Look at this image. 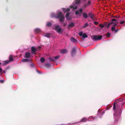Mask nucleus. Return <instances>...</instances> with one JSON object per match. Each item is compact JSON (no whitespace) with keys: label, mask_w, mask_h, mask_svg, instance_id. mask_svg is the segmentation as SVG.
I'll use <instances>...</instances> for the list:
<instances>
[{"label":"nucleus","mask_w":125,"mask_h":125,"mask_svg":"<svg viewBox=\"0 0 125 125\" xmlns=\"http://www.w3.org/2000/svg\"><path fill=\"white\" fill-rule=\"evenodd\" d=\"M60 56L58 55L57 56L53 57V58L54 60V61H56L60 57Z\"/></svg>","instance_id":"22"},{"label":"nucleus","mask_w":125,"mask_h":125,"mask_svg":"<svg viewBox=\"0 0 125 125\" xmlns=\"http://www.w3.org/2000/svg\"><path fill=\"white\" fill-rule=\"evenodd\" d=\"M51 34L49 33H47L44 35V36L48 38H49L50 37Z\"/></svg>","instance_id":"24"},{"label":"nucleus","mask_w":125,"mask_h":125,"mask_svg":"<svg viewBox=\"0 0 125 125\" xmlns=\"http://www.w3.org/2000/svg\"><path fill=\"white\" fill-rule=\"evenodd\" d=\"M81 1L82 0H74L73 2L77 5L81 3Z\"/></svg>","instance_id":"11"},{"label":"nucleus","mask_w":125,"mask_h":125,"mask_svg":"<svg viewBox=\"0 0 125 125\" xmlns=\"http://www.w3.org/2000/svg\"><path fill=\"white\" fill-rule=\"evenodd\" d=\"M83 17L85 18H87L88 17V15L86 12H84L83 13Z\"/></svg>","instance_id":"17"},{"label":"nucleus","mask_w":125,"mask_h":125,"mask_svg":"<svg viewBox=\"0 0 125 125\" xmlns=\"http://www.w3.org/2000/svg\"><path fill=\"white\" fill-rule=\"evenodd\" d=\"M94 23L95 25H97L98 24V23L97 21H95L94 22Z\"/></svg>","instance_id":"39"},{"label":"nucleus","mask_w":125,"mask_h":125,"mask_svg":"<svg viewBox=\"0 0 125 125\" xmlns=\"http://www.w3.org/2000/svg\"><path fill=\"white\" fill-rule=\"evenodd\" d=\"M88 16L92 19H93L94 18V15L91 13H89L88 14Z\"/></svg>","instance_id":"21"},{"label":"nucleus","mask_w":125,"mask_h":125,"mask_svg":"<svg viewBox=\"0 0 125 125\" xmlns=\"http://www.w3.org/2000/svg\"><path fill=\"white\" fill-rule=\"evenodd\" d=\"M3 73H5L6 72V71H3Z\"/></svg>","instance_id":"45"},{"label":"nucleus","mask_w":125,"mask_h":125,"mask_svg":"<svg viewBox=\"0 0 125 125\" xmlns=\"http://www.w3.org/2000/svg\"><path fill=\"white\" fill-rule=\"evenodd\" d=\"M31 49V52L32 53H34L37 50L35 49V48L34 47H32Z\"/></svg>","instance_id":"18"},{"label":"nucleus","mask_w":125,"mask_h":125,"mask_svg":"<svg viewBox=\"0 0 125 125\" xmlns=\"http://www.w3.org/2000/svg\"><path fill=\"white\" fill-rule=\"evenodd\" d=\"M30 56V54L28 52L26 53L25 55V57L26 58H28Z\"/></svg>","instance_id":"19"},{"label":"nucleus","mask_w":125,"mask_h":125,"mask_svg":"<svg viewBox=\"0 0 125 125\" xmlns=\"http://www.w3.org/2000/svg\"><path fill=\"white\" fill-rule=\"evenodd\" d=\"M115 23V21H112H112L108 24L107 27V28L108 29L110 25L112 27L113 26V24Z\"/></svg>","instance_id":"13"},{"label":"nucleus","mask_w":125,"mask_h":125,"mask_svg":"<svg viewBox=\"0 0 125 125\" xmlns=\"http://www.w3.org/2000/svg\"><path fill=\"white\" fill-rule=\"evenodd\" d=\"M9 62V61H5L4 62L5 63H4V65H5L8 64Z\"/></svg>","instance_id":"31"},{"label":"nucleus","mask_w":125,"mask_h":125,"mask_svg":"<svg viewBox=\"0 0 125 125\" xmlns=\"http://www.w3.org/2000/svg\"><path fill=\"white\" fill-rule=\"evenodd\" d=\"M36 71H37V73H41L40 72V71H38V70H37L36 69Z\"/></svg>","instance_id":"38"},{"label":"nucleus","mask_w":125,"mask_h":125,"mask_svg":"<svg viewBox=\"0 0 125 125\" xmlns=\"http://www.w3.org/2000/svg\"><path fill=\"white\" fill-rule=\"evenodd\" d=\"M66 25H67L66 23H64L63 25V26L64 27Z\"/></svg>","instance_id":"40"},{"label":"nucleus","mask_w":125,"mask_h":125,"mask_svg":"<svg viewBox=\"0 0 125 125\" xmlns=\"http://www.w3.org/2000/svg\"><path fill=\"white\" fill-rule=\"evenodd\" d=\"M49 59L51 61H54V59L53 58V57H49Z\"/></svg>","instance_id":"29"},{"label":"nucleus","mask_w":125,"mask_h":125,"mask_svg":"<svg viewBox=\"0 0 125 125\" xmlns=\"http://www.w3.org/2000/svg\"><path fill=\"white\" fill-rule=\"evenodd\" d=\"M99 27H100L102 28H103L104 27V25L102 24H100L99 25Z\"/></svg>","instance_id":"35"},{"label":"nucleus","mask_w":125,"mask_h":125,"mask_svg":"<svg viewBox=\"0 0 125 125\" xmlns=\"http://www.w3.org/2000/svg\"><path fill=\"white\" fill-rule=\"evenodd\" d=\"M54 29L57 32L60 34H61L63 31L62 29L60 27V26L58 25L55 26L54 27Z\"/></svg>","instance_id":"3"},{"label":"nucleus","mask_w":125,"mask_h":125,"mask_svg":"<svg viewBox=\"0 0 125 125\" xmlns=\"http://www.w3.org/2000/svg\"><path fill=\"white\" fill-rule=\"evenodd\" d=\"M112 21H115V23L113 24V26L111 28V30L112 31H114V32L115 33H117L118 31L119 30L118 29H115L116 27V26L117 27L118 26L117 25V21L115 19H112Z\"/></svg>","instance_id":"2"},{"label":"nucleus","mask_w":125,"mask_h":125,"mask_svg":"<svg viewBox=\"0 0 125 125\" xmlns=\"http://www.w3.org/2000/svg\"><path fill=\"white\" fill-rule=\"evenodd\" d=\"M104 112V111L103 110H101V112ZM104 112H103V114H102V113H100V114H104Z\"/></svg>","instance_id":"44"},{"label":"nucleus","mask_w":125,"mask_h":125,"mask_svg":"<svg viewBox=\"0 0 125 125\" xmlns=\"http://www.w3.org/2000/svg\"><path fill=\"white\" fill-rule=\"evenodd\" d=\"M34 31L37 33H39L41 31V30L40 28H37L35 29Z\"/></svg>","instance_id":"14"},{"label":"nucleus","mask_w":125,"mask_h":125,"mask_svg":"<svg viewBox=\"0 0 125 125\" xmlns=\"http://www.w3.org/2000/svg\"><path fill=\"white\" fill-rule=\"evenodd\" d=\"M67 52V50L65 49L61 50L60 51V52L62 54H64L66 53Z\"/></svg>","instance_id":"15"},{"label":"nucleus","mask_w":125,"mask_h":125,"mask_svg":"<svg viewBox=\"0 0 125 125\" xmlns=\"http://www.w3.org/2000/svg\"><path fill=\"white\" fill-rule=\"evenodd\" d=\"M86 120H87L86 119L85 117H84L82 119L80 122H85L86 121Z\"/></svg>","instance_id":"26"},{"label":"nucleus","mask_w":125,"mask_h":125,"mask_svg":"<svg viewBox=\"0 0 125 125\" xmlns=\"http://www.w3.org/2000/svg\"><path fill=\"white\" fill-rule=\"evenodd\" d=\"M87 0H83V1L84 2H86Z\"/></svg>","instance_id":"43"},{"label":"nucleus","mask_w":125,"mask_h":125,"mask_svg":"<svg viewBox=\"0 0 125 125\" xmlns=\"http://www.w3.org/2000/svg\"><path fill=\"white\" fill-rule=\"evenodd\" d=\"M88 23H86L83 26V27H85L87 26H88Z\"/></svg>","instance_id":"34"},{"label":"nucleus","mask_w":125,"mask_h":125,"mask_svg":"<svg viewBox=\"0 0 125 125\" xmlns=\"http://www.w3.org/2000/svg\"><path fill=\"white\" fill-rule=\"evenodd\" d=\"M51 17L52 18H56V15H55V14L53 12H52L51 14Z\"/></svg>","instance_id":"23"},{"label":"nucleus","mask_w":125,"mask_h":125,"mask_svg":"<svg viewBox=\"0 0 125 125\" xmlns=\"http://www.w3.org/2000/svg\"><path fill=\"white\" fill-rule=\"evenodd\" d=\"M113 110L115 111V113L114 114V118H116L117 117V111H118L119 110V107H118L117 106H116H116L115 104V103L113 104ZM117 117H118V115L117 116Z\"/></svg>","instance_id":"4"},{"label":"nucleus","mask_w":125,"mask_h":125,"mask_svg":"<svg viewBox=\"0 0 125 125\" xmlns=\"http://www.w3.org/2000/svg\"><path fill=\"white\" fill-rule=\"evenodd\" d=\"M83 11V10L82 8H80L78 9L77 10H76L75 12V14L79 16H81L82 14L81 13Z\"/></svg>","instance_id":"5"},{"label":"nucleus","mask_w":125,"mask_h":125,"mask_svg":"<svg viewBox=\"0 0 125 125\" xmlns=\"http://www.w3.org/2000/svg\"><path fill=\"white\" fill-rule=\"evenodd\" d=\"M29 60L30 61V59H29ZM28 61V60L27 59H23L22 60V61L23 62H27Z\"/></svg>","instance_id":"27"},{"label":"nucleus","mask_w":125,"mask_h":125,"mask_svg":"<svg viewBox=\"0 0 125 125\" xmlns=\"http://www.w3.org/2000/svg\"><path fill=\"white\" fill-rule=\"evenodd\" d=\"M119 114H120L121 113V112L120 111L119 112Z\"/></svg>","instance_id":"46"},{"label":"nucleus","mask_w":125,"mask_h":125,"mask_svg":"<svg viewBox=\"0 0 125 125\" xmlns=\"http://www.w3.org/2000/svg\"><path fill=\"white\" fill-rule=\"evenodd\" d=\"M2 71V69L0 67V73H1Z\"/></svg>","instance_id":"42"},{"label":"nucleus","mask_w":125,"mask_h":125,"mask_svg":"<svg viewBox=\"0 0 125 125\" xmlns=\"http://www.w3.org/2000/svg\"><path fill=\"white\" fill-rule=\"evenodd\" d=\"M71 41L73 42H77L76 40L73 37L71 38Z\"/></svg>","instance_id":"20"},{"label":"nucleus","mask_w":125,"mask_h":125,"mask_svg":"<svg viewBox=\"0 0 125 125\" xmlns=\"http://www.w3.org/2000/svg\"><path fill=\"white\" fill-rule=\"evenodd\" d=\"M40 60L41 62H43L44 61L45 59L43 58L42 57L41 58Z\"/></svg>","instance_id":"30"},{"label":"nucleus","mask_w":125,"mask_h":125,"mask_svg":"<svg viewBox=\"0 0 125 125\" xmlns=\"http://www.w3.org/2000/svg\"><path fill=\"white\" fill-rule=\"evenodd\" d=\"M76 50L74 48H73L72 49V56H73L76 53Z\"/></svg>","instance_id":"16"},{"label":"nucleus","mask_w":125,"mask_h":125,"mask_svg":"<svg viewBox=\"0 0 125 125\" xmlns=\"http://www.w3.org/2000/svg\"><path fill=\"white\" fill-rule=\"evenodd\" d=\"M74 24L73 23L70 22L69 23V24L67 26L68 28L69 29L70 28L74 26Z\"/></svg>","instance_id":"10"},{"label":"nucleus","mask_w":125,"mask_h":125,"mask_svg":"<svg viewBox=\"0 0 125 125\" xmlns=\"http://www.w3.org/2000/svg\"><path fill=\"white\" fill-rule=\"evenodd\" d=\"M31 67H35L33 63H31Z\"/></svg>","instance_id":"36"},{"label":"nucleus","mask_w":125,"mask_h":125,"mask_svg":"<svg viewBox=\"0 0 125 125\" xmlns=\"http://www.w3.org/2000/svg\"><path fill=\"white\" fill-rule=\"evenodd\" d=\"M125 22V21H120V23L121 24H123Z\"/></svg>","instance_id":"32"},{"label":"nucleus","mask_w":125,"mask_h":125,"mask_svg":"<svg viewBox=\"0 0 125 125\" xmlns=\"http://www.w3.org/2000/svg\"><path fill=\"white\" fill-rule=\"evenodd\" d=\"M79 35L80 36H82V38L83 39L87 37V36L86 33H83L82 32H80L79 33Z\"/></svg>","instance_id":"8"},{"label":"nucleus","mask_w":125,"mask_h":125,"mask_svg":"<svg viewBox=\"0 0 125 125\" xmlns=\"http://www.w3.org/2000/svg\"><path fill=\"white\" fill-rule=\"evenodd\" d=\"M60 18V19L59 20V21H60L61 22V23H63L64 22V21L65 18L64 16H62Z\"/></svg>","instance_id":"12"},{"label":"nucleus","mask_w":125,"mask_h":125,"mask_svg":"<svg viewBox=\"0 0 125 125\" xmlns=\"http://www.w3.org/2000/svg\"><path fill=\"white\" fill-rule=\"evenodd\" d=\"M64 16L63 15L62 12L60 10H58L56 12V18H60V17Z\"/></svg>","instance_id":"7"},{"label":"nucleus","mask_w":125,"mask_h":125,"mask_svg":"<svg viewBox=\"0 0 125 125\" xmlns=\"http://www.w3.org/2000/svg\"><path fill=\"white\" fill-rule=\"evenodd\" d=\"M39 49H40L41 48V47H39Z\"/></svg>","instance_id":"47"},{"label":"nucleus","mask_w":125,"mask_h":125,"mask_svg":"<svg viewBox=\"0 0 125 125\" xmlns=\"http://www.w3.org/2000/svg\"><path fill=\"white\" fill-rule=\"evenodd\" d=\"M91 2L90 0H88V2L86 3L83 4V5L84 8H86L87 7L89 6L91 4Z\"/></svg>","instance_id":"9"},{"label":"nucleus","mask_w":125,"mask_h":125,"mask_svg":"<svg viewBox=\"0 0 125 125\" xmlns=\"http://www.w3.org/2000/svg\"><path fill=\"white\" fill-rule=\"evenodd\" d=\"M9 59L10 61H12L14 60L12 59V56L11 55H10V56Z\"/></svg>","instance_id":"28"},{"label":"nucleus","mask_w":125,"mask_h":125,"mask_svg":"<svg viewBox=\"0 0 125 125\" xmlns=\"http://www.w3.org/2000/svg\"><path fill=\"white\" fill-rule=\"evenodd\" d=\"M3 82H4V81H3V80H0V82L1 83H2Z\"/></svg>","instance_id":"41"},{"label":"nucleus","mask_w":125,"mask_h":125,"mask_svg":"<svg viewBox=\"0 0 125 125\" xmlns=\"http://www.w3.org/2000/svg\"><path fill=\"white\" fill-rule=\"evenodd\" d=\"M46 67H49L50 66V63L46 64H45Z\"/></svg>","instance_id":"33"},{"label":"nucleus","mask_w":125,"mask_h":125,"mask_svg":"<svg viewBox=\"0 0 125 125\" xmlns=\"http://www.w3.org/2000/svg\"><path fill=\"white\" fill-rule=\"evenodd\" d=\"M78 8V6L75 4L73 2L72 4L71 5L67 8H62V10L64 13H67L65 15V18L67 20L70 21L72 20V18L70 15L71 12H69L71 9L72 11Z\"/></svg>","instance_id":"1"},{"label":"nucleus","mask_w":125,"mask_h":125,"mask_svg":"<svg viewBox=\"0 0 125 125\" xmlns=\"http://www.w3.org/2000/svg\"><path fill=\"white\" fill-rule=\"evenodd\" d=\"M52 25V23L50 22H48L47 23L46 25L47 27H50Z\"/></svg>","instance_id":"25"},{"label":"nucleus","mask_w":125,"mask_h":125,"mask_svg":"<svg viewBox=\"0 0 125 125\" xmlns=\"http://www.w3.org/2000/svg\"><path fill=\"white\" fill-rule=\"evenodd\" d=\"M102 36L101 35H94L93 36L92 38L93 41H95L100 40L102 39Z\"/></svg>","instance_id":"6"},{"label":"nucleus","mask_w":125,"mask_h":125,"mask_svg":"<svg viewBox=\"0 0 125 125\" xmlns=\"http://www.w3.org/2000/svg\"><path fill=\"white\" fill-rule=\"evenodd\" d=\"M110 35V34L109 33H108L106 35L107 36H109Z\"/></svg>","instance_id":"37"},{"label":"nucleus","mask_w":125,"mask_h":125,"mask_svg":"<svg viewBox=\"0 0 125 125\" xmlns=\"http://www.w3.org/2000/svg\"><path fill=\"white\" fill-rule=\"evenodd\" d=\"M1 63H0V65L1 64Z\"/></svg>","instance_id":"48"}]
</instances>
